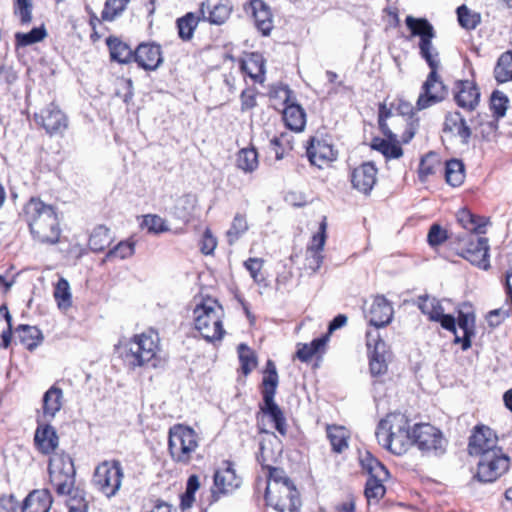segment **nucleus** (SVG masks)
Instances as JSON below:
<instances>
[{
    "mask_svg": "<svg viewBox=\"0 0 512 512\" xmlns=\"http://www.w3.org/2000/svg\"><path fill=\"white\" fill-rule=\"evenodd\" d=\"M11 341V316L6 306L0 307V347H8Z\"/></svg>",
    "mask_w": 512,
    "mask_h": 512,
    "instance_id": "obj_50",
    "label": "nucleus"
},
{
    "mask_svg": "<svg viewBox=\"0 0 512 512\" xmlns=\"http://www.w3.org/2000/svg\"><path fill=\"white\" fill-rule=\"evenodd\" d=\"M494 431L486 426L476 427L470 437L468 450L471 456L482 457L485 453L502 449Z\"/></svg>",
    "mask_w": 512,
    "mask_h": 512,
    "instance_id": "obj_16",
    "label": "nucleus"
},
{
    "mask_svg": "<svg viewBox=\"0 0 512 512\" xmlns=\"http://www.w3.org/2000/svg\"><path fill=\"white\" fill-rule=\"evenodd\" d=\"M237 167L246 173L255 171L258 167V154L254 148H244L238 152Z\"/></svg>",
    "mask_w": 512,
    "mask_h": 512,
    "instance_id": "obj_45",
    "label": "nucleus"
},
{
    "mask_svg": "<svg viewBox=\"0 0 512 512\" xmlns=\"http://www.w3.org/2000/svg\"><path fill=\"white\" fill-rule=\"evenodd\" d=\"M75 467L72 458L67 454H55L49 460V475L59 495L73 493L75 484Z\"/></svg>",
    "mask_w": 512,
    "mask_h": 512,
    "instance_id": "obj_7",
    "label": "nucleus"
},
{
    "mask_svg": "<svg viewBox=\"0 0 512 512\" xmlns=\"http://www.w3.org/2000/svg\"><path fill=\"white\" fill-rule=\"evenodd\" d=\"M217 246L216 238L212 235L211 231L207 229L201 241V251L202 253L209 255L213 253Z\"/></svg>",
    "mask_w": 512,
    "mask_h": 512,
    "instance_id": "obj_64",
    "label": "nucleus"
},
{
    "mask_svg": "<svg viewBox=\"0 0 512 512\" xmlns=\"http://www.w3.org/2000/svg\"><path fill=\"white\" fill-rule=\"evenodd\" d=\"M230 13L231 8L223 3H212L211 1H207L202 3L200 7L202 19L214 25L224 24L229 18Z\"/></svg>",
    "mask_w": 512,
    "mask_h": 512,
    "instance_id": "obj_27",
    "label": "nucleus"
},
{
    "mask_svg": "<svg viewBox=\"0 0 512 512\" xmlns=\"http://www.w3.org/2000/svg\"><path fill=\"white\" fill-rule=\"evenodd\" d=\"M55 301L61 311L66 312L72 306V294L69 282L65 278H60L55 285L53 292Z\"/></svg>",
    "mask_w": 512,
    "mask_h": 512,
    "instance_id": "obj_38",
    "label": "nucleus"
},
{
    "mask_svg": "<svg viewBox=\"0 0 512 512\" xmlns=\"http://www.w3.org/2000/svg\"><path fill=\"white\" fill-rule=\"evenodd\" d=\"M327 437L336 453H342L348 448L349 431L343 426L331 425L327 427Z\"/></svg>",
    "mask_w": 512,
    "mask_h": 512,
    "instance_id": "obj_36",
    "label": "nucleus"
},
{
    "mask_svg": "<svg viewBox=\"0 0 512 512\" xmlns=\"http://www.w3.org/2000/svg\"><path fill=\"white\" fill-rule=\"evenodd\" d=\"M377 181V168L372 162H366L355 168L351 174L353 188L368 195Z\"/></svg>",
    "mask_w": 512,
    "mask_h": 512,
    "instance_id": "obj_21",
    "label": "nucleus"
},
{
    "mask_svg": "<svg viewBox=\"0 0 512 512\" xmlns=\"http://www.w3.org/2000/svg\"><path fill=\"white\" fill-rule=\"evenodd\" d=\"M143 224L148 231L154 233H161L169 230L165 220L158 215H146L144 217Z\"/></svg>",
    "mask_w": 512,
    "mask_h": 512,
    "instance_id": "obj_60",
    "label": "nucleus"
},
{
    "mask_svg": "<svg viewBox=\"0 0 512 512\" xmlns=\"http://www.w3.org/2000/svg\"><path fill=\"white\" fill-rule=\"evenodd\" d=\"M392 316L393 308L390 303L383 296H377L366 314V319L370 325L375 327L374 330L378 332V328L384 327L391 322Z\"/></svg>",
    "mask_w": 512,
    "mask_h": 512,
    "instance_id": "obj_23",
    "label": "nucleus"
},
{
    "mask_svg": "<svg viewBox=\"0 0 512 512\" xmlns=\"http://www.w3.org/2000/svg\"><path fill=\"white\" fill-rule=\"evenodd\" d=\"M199 18L194 13L189 12L177 20L179 37L188 41L193 37L194 31L198 25Z\"/></svg>",
    "mask_w": 512,
    "mask_h": 512,
    "instance_id": "obj_47",
    "label": "nucleus"
},
{
    "mask_svg": "<svg viewBox=\"0 0 512 512\" xmlns=\"http://www.w3.org/2000/svg\"><path fill=\"white\" fill-rule=\"evenodd\" d=\"M457 222L464 229L463 233L467 234H484L488 219L479 215L473 214L470 210L463 208L456 214Z\"/></svg>",
    "mask_w": 512,
    "mask_h": 512,
    "instance_id": "obj_26",
    "label": "nucleus"
},
{
    "mask_svg": "<svg viewBox=\"0 0 512 512\" xmlns=\"http://www.w3.org/2000/svg\"><path fill=\"white\" fill-rule=\"evenodd\" d=\"M61 229L54 206L34 198V239L43 244L58 243Z\"/></svg>",
    "mask_w": 512,
    "mask_h": 512,
    "instance_id": "obj_4",
    "label": "nucleus"
},
{
    "mask_svg": "<svg viewBox=\"0 0 512 512\" xmlns=\"http://www.w3.org/2000/svg\"><path fill=\"white\" fill-rule=\"evenodd\" d=\"M418 308L427 315L429 320L435 321L444 312V308L440 301L434 297L423 295L418 297Z\"/></svg>",
    "mask_w": 512,
    "mask_h": 512,
    "instance_id": "obj_40",
    "label": "nucleus"
},
{
    "mask_svg": "<svg viewBox=\"0 0 512 512\" xmlns=\"http://www.w3.org/2000/svg\"><path fill=\"white\" fill-rule=\"evenodd\" d=\"M34 444L43 454L49 455L54 452L59 445L56 429L50 424H42L38 421V427L34 434Z\"/></svg>",
    "mask_w": 512,
    "mask_h": 512,
    "instance_id": "obj_24",
    "label": "nucleus"
},
{
    "mask_svg": "<svg viewBox=\"0 0 512 512\" xmlns=\"http://www.w3.org/2000/svg\"><path fill=\"white\" fill-rule=\"evenodd\" d=\"M360 462L362 468L368 472L369 477L389 476V472L386 467L380 461L374 458L370 452H365V454L361 456Z\"/></svg>",
    "mask_w": 512,
    "mask_h": 512,
    "instance_id": "obj_46",
    "label": "nucleus"
},
{
    "mask_svg": "<svg viewBox=\"0 0 512 512\" xmlns=\"http://www.w3.org/2000/svg\"><path fill=\"white\" fill-rule=\"evenodd\" d=\"M475 317L473 313L459 312L458 326L463 331V337L456 335L455 342L462 344V349L467 350L471 347V336L474 334Z\"/></svg>",
    "mask_w": 512,
    "mask_h": 512,
    "instance_id": "obj_35",
    "label": "nucleus"
},
{
    "mask_svg": "<svg viewBox=\"0 0 512 512\" xmlns=\"http://www.w3.org/2000/svg\"><path fill=\"white\" fill-rule=\"evenodd\" d=\"M52 502L53 500L49 490H34V512H49Z\"/></svg>",
    "mask_w": 512,
    "mask_h": 512,
    "instance_id": "obj_57",
    "label": "nucleus"
},
{
    "mask_svg": "<svg viewBox=\"0 0 512 512\" xmlns=\"http://www.w3.org/2000/svg\"><path fill=\"white\" fill-rule=\"evenodd\" d=\"M134 61L144 70H156L163 63L161 46L154 42L140 43L135 49Z\"/></svg>",
    "mask_w": 512,
    "mask_h": 512,
    "instance_id": "obj_18",
    "label": "nucleus"
},
{
    "mask_svg": "<svg viewBox=\"0 0 512 512\" xmlns=\"http://www.w3.org/2000/svg\"><path fill=\"white\" fill-rule=\"evenodd\" d=\"M260 411L264 416L269 417L270 421L273 422L275 429L280 435L286 436V418L280 407L275 403L274 399H264L263 404L260 406Z\"/></svg>",
    "mask_w": 512,
    "mask_h": 512,
    "instance_id": "obj_31",
    "label": "nucleus"
},
{
    "mask_svg": "<svg viewBox=\"0 0 512 512\" xmlns=\"http://www.w3.org/2000/svg\"><path fill=\"white\" fill-rule=\"evenodd\" d=\"M447 239V234L444 229L438 224H433L428 232L427 240L429 245L437 246Z\"/></svg>",
    "mask_w": 512,
    "mask_h": 512,
    "instance_id": "obj_62",
    "label": "nucleus"
},
{
    "mask_svg": "<svg viewBox=\"0 0 512 512\" xmlns=\"http://www.w3.org/2000/svg\"><path fill=\"white\" fill-rule=\"evenodd\" d=\"M454 99L459 107L473 111L479 104L480 92L474 82L458 81L455 84Z\"/></svg>",
    "mask_w": 512,
    "mask_h": 512,
    "instance_id": "obj_22",
    "label": "nucleus"
},
{
    "mask_svg": "<svg viewBox=\"0 0 512 512\" xmlns=\"http://www.w3.org/2000/svg\"><path fill=\"white\" fill-rule=\"evenodd\" d=\"M30 1L29 0H15L14 13L20 17L21 23L25 24L30 22Z\"/></svg>",
    "mask_w": 512,
    "mask_h": 512,
    "instance_id": "obj_63",
    "label": "nucleus"
},
{
    "mask_svg": "<svg viewBox=\"0 0 512 512\" xmlns=\"http://www.w3.org/2000/svg\"><path fill=\"white\" fill-rule=\"evenodd\" d=\"M256 28L264 36H268L273 29V16L270 7L263 0H251L249 3Z\"/></svg>",
    "mask_w": 512,
    "mask_h": 512,
    "instance_id": "obj_25",
    "label": "nucleus"
},
{
    "mask_svg": "<svg viewBox=\"0 0 512 512\" xmlns=\"http://www.w3.org/2000/svg\"><path fill=\"white\" fill-rule=\"evenodd\" d=\"M405 24L411 31L412 36H418L420 38L419 46L423 45V42L432 43V39L435 37V31L427 19L415 18L409 15L405 19Z\"/></svg>",
    "mask_w": 512,
    "mask_h": 512,
    "instance_id": "obj_30",
    "label": "nucleus"
},
{
    "mask_svg": "<svg viewBox=\"0 0 512 512\" xmlns=\"http://www.w3.org/2000/svg\"><path fill=\"white\" fill-rule=\"evenodd\" d=\"M457 16L459 24L468 30L475 29L481 21L479 13L471 11L465 5L457 8Z\"/></svg>",
    "mask_w": 512,
    "mask_h": 512,
    "instance_id": "obj_51",
    "label": "nucleus"
},
{
    "mask_svg": "<svg viewBox=\"0 0 512 512\" xmlns=\"http://www.w3.org/2000/svg\"><path fill=\"white\" fill-rule=\"evenodd\" d=\"M498 119H490L487 114H478L475 118L471 119L472 131L479 133L481 138L490 140L496 133ZM477 136V134H475Z\"/></svg>",
    "mask_w": 512,
    "mask_h": 512,
    "instance_id": "obj_33",
    "label": "nucleus"
},
{
    "mask_svg": "<svg viewBox=\"0 0 512 512\" xmlns=\"http://www.w3.org/2000/svg\"><path fill=\"white\" fill-rule=\"evenodd\" d=\"M63 406V390L52 385L43 395L42 414L44 418L53 419Z\"/></svg>",
    "mask_w": 512,
    "mask_h": 512,
    "instance_id": "obj_28",
    "label": "nucleus"
},
{
    "mask_svg": "<svg viewBox=\"0 0 512 512\" xmlns=\"http://www.w3.org/2000/svg\"><path fill=\"white\" fill-rule=\"evenodd\" d=\"M283 119L290 130L300 132L305 127L306 115L299 105H288L283 111Z\"/></svg>",
    "mask_w": 512,
    "mask_h": 512,
    "instance_id": "obj_34",
    "label": "nucleus"
},
{
    "mask_svg": "<svg viewBox=\"0 0 512 512\" xmlns=\"http://www.w3.org/2000/svg\"><path fill=\"white\" fill-rule=\"evenodd\" d=\"M448 95V88L442 82L438 72L430 71L422 85V92L416 102L418 110L426 109L443 101Z\"/></svg>",
    "mask_w": 512,
    "mask_h": 512,
    "instance_id": "obj_13",
    "label": "nucleus"
},
{
    "mask_svg": "<svg viewBox=\"0 0 512 512\" xmlns=\"http://www.w3.org/2000/svg\"><path fill=\"white\" fill-rule=\"evenodd\" d=\"M41 125L50 136H63L68 129L67 115L54 103L40 113Z\"/></svg>",
    "mask_w": 512,
    "mask_h": 512,
    "instance_id": "obj_17",
    "label": "nucleus"
},
{
    "mask_svg": "<svg viewBox=\"0 0 512 512\" xmlns=\"http://www.w3.org/2000/svg\"><path fill=\"white\" fill-rule=\"evenodd\" d=\"M263 263V260L260 258H249L244 262L245 268L249 271L251 277L256 283H261L264 280L260 274Z\"/></svg>",
    "mask_w": 512,
    "mask_h": 512,
    "instance_id": "obj_61",
    "label": "nucleus"
},
{
    "mask_svg": "<svg viewBox=\"0 0 512 512\" xmlns=\"http://www.w3.org/2000/svg\"><path fill=\"white\" fill-rule=\"evenodd\" d=\"M441 166L440 158L437 153L429 152L422 157L419 165V179L425 182L427 178L436 173Z\"/></svg>",
    "mask_w": 512,
    "mask_h": 512,
    "instance_id": "obj_44",
    "label": "nucleus"
},
{
    "mask_svg": "<svg viewBox=\"0 0 512 512\" xmlns=\"http://www.w3.org/2000/svg\"><path fill=\"white\" fill-rule=\"evenodd\" d=\"M111 242L112 237L110 235V230L103 225H99L93 229L90 235L89 248L93 252H101L108 247Z\"/></svg>",
    "mask_w": 512,
    "mask_h": 512,
    "instance_id": "obj_39",
    "label": "nucleus"
},
{
    "mask_svg": "<svg viewBox=\"0 0 512 512\" xmlns=\"http://www.w3.org/2000/svg\"><path fill=\"white\" fill-rule=\"evenodd\" d=\"M378 443L396 455L404 454L412 445L409 419L402 413H390L376 430Z\"/></svg>",
    "mask_w": 512,
    "mask_h": 512,
    "instance_id": "obj_1",
    "label": "nucleus"
},
{
    "mask_svg": "<svg viewBox=\"0 0 512 512\" xmlns=\"http://www.w3.org/2000/svg\"><path fill=\"white\" fill-rule=\"evenodd\" d=\"M239 360L244 375H248L256 366V357L253 351L244 343L238 346Z\"/></svg>",
    "mask_w": 512,
    "mask_h": 512,
    "instance_id": "obj_54",
    "label": "nucleus"
},
{
    "mask_svg": "<svg viewBox=\"0 0 512 512\" xmlns=\"http://www.w3.org/2000/svg\"><path fill=\"white\" fill-rule=\"evenodd\" d=\"M195 329L208 342L221 340L225 330L222 325L224 310L217 300L207 298L193 310Z\"/></svg>",
    "mask_w": 512,
    "mask_h": 512,
    "instance_id": "obj_3",
    "label": "nucleus"
},
{
    "mask_svg": "<svg viewBox=\"0 0 512 512\" xmlns=\"http://www.w3.org/2000/svg\"><path fill=\"white\" fill-rule=\"evenodd\" d=\"M241 485V478L236 475L233 464L224 461L223 466L214 473V485L211 490L212 502L219 500L221 496L233 493Z\"/></svg>",
    "mask_w": 512,
    "mask_h": 512,
    "instance_id": "obj_14",
    "label": "nucleus"
},
{
    "mask_svg": "<svg viewBox=\"0 0 512 512\" xmlns=\"http://www.w3.org/2000/svg\"><path fill=\"white\" fill-rule=\"evenodd\" d=\"M135 252V243L132 241H121L114 248L110 249L105 259L112 258L126 259L131 257Z\"/></svg>",
    "mask_w": 512,
    "mask_h": 512,
    "instance_id": "obj_56",
    "label": "nucleus"
},
{
    "mask_svg": "<svg viewBox=\"0 0 512 512\" xmlns=\"http://www.w3.org/2000/svg\"><path fill=\"white\" fill-rule=\"evenodd\" d=\"M123 469L119 461H104L99 464L93 475V485L105 496L112 497L121 487Z\"/></svg>",
    "mask_w": 512,
    "mask_h": 512,
    "instance_id": "obj_10",
    "label": "nucleus"
},
{
    "mask_svg": "<svg viewBox=\"0 0 512 512\" xmlns=\"http://www.w3.org/2000/svg\"><path fill=\"white\" fill-rule=\"evenodd\" d=\"M327 223L324 218L320 223L319 231L312 238L311 244L307 247L305 255V268L315 273L323 263L322 250L326 241Z\"/></svg>",
    "mask_w": 512,
    "mask_h": 512,
    "instance_id": "obj_19",
    "label": "nucleus"
},
{
    "mask_svg": "<svg viewBox=\"0 0 512 512\" xmlns=\"http://www.w3.org/2000/svg\"><path fill=\"white\" fill-rule=\"evenodd\" d=\"M307 156L312 165L323 168L337 157L333 146L323 139L312 138L307 147Z\"/></svg>",
    "mask_w": 512,
    "mask_h": 512,
    "instance_id": "obj_20",
    "label": "nucleus"
},
{
    "mask_svg": "<svg viewBox=\"0 0 512 512\" xmlns=\"http://www.w3.org/2000/svg\"><path fill=\"white\" fill-rule=\"evenodd\" d=\"M420 55L428 64L430 71L438 72V69L441 66L439 53L434 48L432 43L423 42V45L419 46Z\"/></svg>",
    "mask_w": 512,
    "mask_h": 512,
    "instance_id": "obj_53",
    "label": "nucleus"
},
{
    "mask_svg": "<svg viewBox=\"0 0 512 512\" xmlns=\"http://www.w3.org/2000/svg\"><path fill=\"white\" fill-rule=\"evenodd\" d=\"M508 99L504 93L494 91L490 98V108L496 119L503 117L507 110Z\"/></svg>",
    "mask_w": 512,
    "mask_h": 512,
    "instance_id": "obj_58",
    "label": "nucleus"
},
{
    "mask_svg": "<svg viewBox=\"0 0 512 512\" xmlns=\"http://www.w3.org/2000/svg\"><path fill=\"white\" fill-rule=\"evenodd\" d=\"M107 46L110 51L111 59L121 64H128L134 61L135 50L117 37H109Z\"/></svg>",
    "mask_w": 512,
    "mask_h": 512,
    "instance_id": "obj_32",
    "label": "nucleus"
},
{
    "mask_svg": "<svg viewBox=\"0 0 512 512\" xmlns=\"http://www.w3.org/2000/svg\"><path fill=\"white\" fill-rule=\"evenodd\" d=\"M198 446L199 437L191 427L176 424L169 429L168 449L175 462L189 463Z\"/></svg>",
    "mask_w": 512,
    "mask_h": 512,
    "instance_id": "obj_5",
    "label": "nucleus"
},
{
    "mask_svg": "<svg viewBox=\"0 0 512 512\" xmlns=\"http://www.w3.org/2000/svg\"><path fill=\"white\" fill-rule=\"evenodd\" d=\"M159 352L158 334L150 331L135 335L125 344L123 358L125 363L131 367L151 366L157 367Z\"/></svg>",
    "mask_w": 512,
    "mask_h": 512,
    "instance_id": "obj_2",
    "label": "nucleus"
},
{
    "mask_svg": "<svg viewBox=\"0 0 512 512\" xmlns=\"http://www.w3.org/2000/svg\"><path fill=\"white\" fill-rule=\"evenodd\" d=\"M481 234L458 233L455 235L457 254L484 270L489 268L488 239Z\"/></svg>",
    "mask_w": 512,
    "mask_h": 512,
    "instance_id": "obj_6",
    "label": "nucleus"
},
{
    "mask_svg": "<svg viewBox=\"0 0 512 512\" xmlns=\"http://www.w3.org/2000/svg\"><path fill=\"white\" fill-rule=\"evenodd\" d=\"M369 351V367L372 376H380L387 372L389 352L386 343L380 339L376 330L366 333Z\"/></svg>",
    "mask_w": 512,
    "mask_h": 512,
    "instance_id": "obj_12",
    "label": "nucleus"
},
{
    "mask_svg": "<svg viewBox=\"0 0 512 512\" xmlns=\"http://www.w3.org/2000/svg\"><path fill=\"white\" fill-rule=\"evenodd\" d=\"M392 108L395 110V112H393L392 109H388L384 104L379 106L378 123L379 128L387 138L396 140L397 134L393 133L390 129L387 123V119H392V125H394L400 120V117H410L413 114L414 108L409 102L401 99L397 101V104H392Z\"/></svg>",
    "mask_w": 512,
    "mask_h": 512,
    "instance_id": "obj_15",
    "label": "nucleus"
},
{
    "mask_svg": "<svg viewBox=\"0 0 512 512\" xmlns=\"http://www.w3.org/2000/svg\"><path fill=\"white\" fill-rule=\"evenodd\" d=\"M388 477H369L365 486V496L368 504L378 503L379 500L385 495L386 489L383 482Z\"/></svg>",
    "mask_w": 512,
    "mask_h": 512,
    "instance_id": "obj_42",
    "label": "nucleus"
},
{
    "mask_svg": "<svg viewBox=\"0 0 512 512\" xmlns=\"http://www.w3.org/2000/svg\"><path fill=\"white\" fill-rule=\"evenodd\" d=\"M444 130L453 132L461 139L463 144H468L472 136V127L467 124L466 120L459 112H454L446 116Z\"/></svg>",
    "mask_w": 512,
    "mask_h": 512,
    "instance_id": "obj_29",
    "label": "nucleus"
},
{
    "mask_svg": "<svg viewBox=\"0 0 512 512\" xmlns=\"http://www.w3.org/2000/svg\"><path fill=\"white\" fill-rule=\"evenodd\" d=\"M130 0H106L101 13V19L112 22L122 15Z\"/></svg>",
    "mask_w": 512,
    "mask_h": 512,
    "instance_id": "obj_48",
    "label": "nucleus"
},
{
    "mask_svg": "<svg viewBox=\"0 0 512 512\" xmlns=\"http://www.w3.org/2000/svg\"><path fill=\"white\" fill-rule=\"evenodd\" d=\"M247 230L248 223L246 218L241 214H236L230 229L226 233L228 243L233 245Z\"/></svg>",
    "mask_w": 512,
    "mask_h": 512,
    "instance_id": "obj_52",
    "label": "nucleus"
},
{
    "mask_svg": "<svg viewBox=\"0 0 512 512\" xmlns=\"http://www.w3.org/2000/svg\"><path fill=\"white\" fill-rule=\"evenodd\" d=\"M412 445L423 453L441 455L446 450V440L441 431L430 424H417L412 430Z\"/></svg>",
    "mask_w": 512,
    "mask_h": 512,
    "instance_id": "obj_11",
    "label": "nucleus"
},
{
    "mask_svg": "<svg viewBox=\"0 0 512 512\" xmlns=\"http://www.w3.org/2000/svg\"><path fill=\"white\" fill-rule=\"evenodd\" d=\"M31 500L32 491L26 495L22 503H19L13 495L2 496L0 498V507L7 512H27Z\"/></svg>",
    "mask_w": 512,
    "mask_h": 512,
    "instance_id": "obj_49",
    "label": "nucleus"
},
{
    "mask_svg": "<svg viewBox=\"0 0 512 512\" xmlns=\"http://www.w3.org/2000/svg\"><path fill=\"white\" fill-rule=\"evenodd\" d=\"M494 76L499 83L512 80V51H507L499 57L494 68Z\"/></svg>",
    "mask_w": 512,
    "mask_h": 512,
    "instance_id": "obj_41",
    "label": "nucleus"
},
{
    "mask_svg": "<svg viewBox=\"0 0 512 512\" xmlns=\"http://www.w3.org/2000/svg\"><path fill=\"white\" fill-rule=\"evenodd\" d=\"M265 499L278 512H298L301 506L299 492L291 480L267 485Z\"/></svg>",
    "mask_w": 512,
    "mask_h": 512,
    "instance_id": "obj_8",
    "label": "nucleus"
},
{
    "mask_svg": "<svg viewBox=\"0 0 512 512\" xmlns=\"http://www.w3.org/2000/svg\"><path fill=\"white\" fill-rule=\"evenodd\" d=\"M278 373L273 374H265L263 377L262 385V397L264 399H274L276 394V389L278 386Z\"/></svg>",
    "mask_w": 512,
    "mask_h": 512,
    "instance_id": "obj_59",
    "label": "nucleus"
},
{
    "mask_svg": "<svg viewBox=\"0 0 512 512\" xmlns=\"http://www.w3.org/2000/svg\"><path fill=\"white\" fill-rule=\"evenodd\" d=\"M16 53L18 58L24 63L28 64V47L32 45V30L28 33H16Z\"/></svg>",
    "mask_w": 512,
    "mask_h": 512,
    "instance_id": "obj_55",
    "label": "nucleus"
},
{
    "mask_svg": "<svg viewBox=\"0 0 512 512\" xmlns=\"http://www.w3.org/2000/svg\"><path fill=\"white\" fill-rule=\"evenodd\" d=\"M445 179L446 182L453 187H458L464 182L465 169L462 161L451 159L446 162Z\"/></svg>",
    "mask_w": 512,
    "mask_h": 512,
    "instance_id": "obj_37",
    "label": "nucleus"
},
{
    "mask_svg": "<svg viewBox=\"0 0 512 512\" xmlns=\"http://www.w3.org/2000/svg\"><path fill=\"white\" fill-rule=\"evenodd\" d=\"M510 467V458L502 449L487 452L479 458L476 478L483 483L496 481Z\"/></svg>",
    "mask_w": 512,
    "mask_h": 512,
    "instance_id": "obj_9",
    "label": "nucleus"
},
{
    "mask_svg": "<svg viewBox=\"0 0 512 512\" xmlns=\"http://www.w3.org/2000/svg\"><path fill=\"white\" fill-rule=\"evenodd\" d=\"M242 69L255 81H264L265 64L261 55L252 54L251 57L242 63Z\"/></svg>",
    "mask_w": 512,
    "mask_h": 512,
    "instance_id": "obj_43",
    "label": "nucleus"
}]
</instances>
